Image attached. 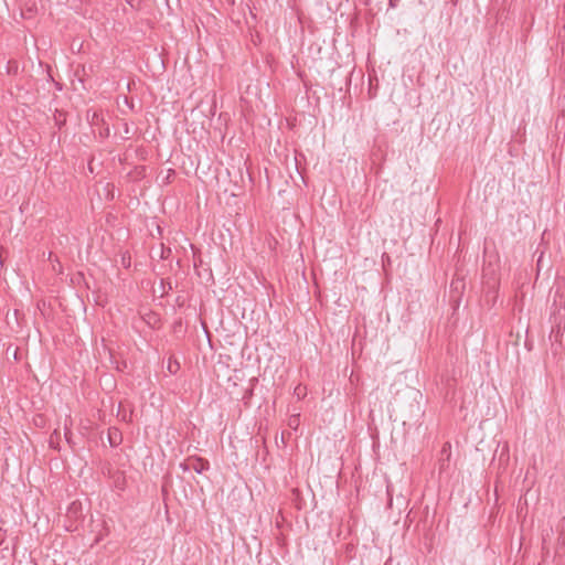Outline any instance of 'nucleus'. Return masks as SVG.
<instances>
[{"instance_id": "obj_1", "label": "nucleus", "mask_w": 565, "mask_h": 565, "mask_svg": "<svg viewBox=\"0 0 565 565\" xmlns=\"http://www.w3.org/2000/svg\"><path fill=\"white\" fill-rule=\"evenodd\" d=\"M295 393L297 394L298 397L305 396L306 395V387L299 385V386L296 387Z\"/></svg>"}, {"instance_id": "obj_2", "label": "nucleus", "mask_w": 565, "mask_h": 565, "mask_svg": "<svg viewBox=\"0 0 565 565\" xmlns=\"http://www.w3.org/2000/svg\"><path fill=\"white\" fill-rule=\"evenodd\" d=\"M109 438H110L111 443L117 444L116 440H115V438H117V431L116 430L110 431Z\"/></svg>"}, {"instance_id": "obj_3", "label": "nucleus", "mask_w": 565, "mask_h": 565, "mask_svg": "<svg viewBox=\"0 0 565 565\" xmlns=\"http://www.w3.org/2000/svg\"><path fill=\"white\" fill-rule=\"evenodd\" d=\"M298 423V418H295L292 422H290V425H294V424H297Z\"/></svg>"}, {"instance_id": "obj_4", "label": "nucleus", "mask_w": 565, "mask_h": 565, "mask_svg": "<svg viewBox=\"0 0 565 565\" xmlns=\"http://www.w3.org/2000/svg\"><path fill=\"white\" fill-rule=\"evenodd\" d=\"M169 369H170V371H172V369H174V365H171V364H170V365H169Z\"/></svg>"}, {"instance_id": "obj_5", "label": "nucleus", "mask_w": 565, "mask_h": 565, "mask_svg": "<svg viewBox=\"0 0 565 565\" xmlns=\"http://www.w3.org/2000/svg\"><path fill=\"white\" fill-rule=\"evenodd\" d=\"M169 369H170V371H172V369H174V365H171V364H170V365H169Z\"/></svg>"}]
</instances>
